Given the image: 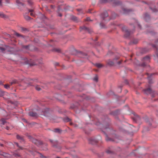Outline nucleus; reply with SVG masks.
<instances>
[{
	"instance_id": "72a5a7b5",
	"label": "nucleus",
	"mask_w": 158,
	"mask_h": 158,
	"mask_svg": "<svg viewBox=\"0 0 158 158\" xmlns=\"http://www.w3.org/2000/svg\"><path fill=\"white\" fill-rule=\"evenodd\" d=\"M100 3H105L107 2V0H100Z\"/></svg>"
},
{
	"instance_id": "1a4fd4ad",
	"label": "nucleus",
	"mask_w": 158,
	"mask_h": 158,
	"mask_svg": "<svg viewBox=\"0 0 158 158\" xmlns=\"http://www.w3.org/2000/svg\"><path fill=\"white\" fill-rule=\"evenodd\" d=\"M143 61L144 62H148L149 61V57L148 56H147L144 57L143 59Z\"/></svg>"
},
{
	"instance_id": "58836bf2",
	"label": "nucleus",
	"mask_w": 158,
	"mask_h": 158,
	"mask_svg": "<svg viewBox=\"0 0 158 158\" xmlns=\"http://www.w3.org/2000/svg\"><path fill=\"white\" fill-rule=\"evenodd\" d=\"M150 8L152 9L153 12H155L157 11L156 9L155 8L152 9V7H150Z\"/></svg>"
},
{
	"instance_id": "8fccbe9b",
	"label": "nucleus",
	"mask_w": 158,
	"mask_h": 158,
	"mask_svg": "<svg viewBox=\"0 0 158 158\" xmlns=\"http://www.w3.org/2000/svg\"><path fill=\"white\" fill-rule=\"evenodd\" d=\"M146 65V64H145V63H143L142 64V66H145V65Z\"/></svg>"
},
{
	"instance_id": "7ed1b4c3",
	"label": "nucleus",
	"mask_w": 158,
	"mask_h": 158,
	"mask_svg": "<svg viewBox=\"0 0 158 158\" xmlns=\"http://www.w3.org/2000/svg\"><path fill=\"white\" fill-rule=\"evenodd\" d=\"M50 141L51 143H53L52 146L55 148L56 149V151L58 152L60 150L61 147L59 145L57 141H55L53 142L51 140H50Z\"/></svg>"
},
{
	"instance_id": "69168bd1",
	"label": "nucleus",
	"mask_w": 158,
	"mask_h": 158,
	"mask_svg": "<svg viewBox=\"0 0 158 158\" xmlns=\"http://www.w3.org/2000/svg\"><path fill=\"white\" fill-rule=\"evenodd\" d=\"M71 107L72 108V109H73V108H74V107H72V106H71Z\"/></svg>"
},
{
	"instance_id": "680f3d73",
	"label": "nucleus",
	"mask_w": 158,
	"mask_h": 158,
	"mask_svg": "<svg viewBox=\"0 0 158 158\" xmlns=\"http://www.w3.org/2000/svg\"><path fill=\"white\" fill-rule=\"evenodd\" d=\"M137 118H139V116H138V115H137Z\"/></svg>"
},
{
	"instance_id": "338daca9",
	"label": "nucleus",
	"mask_w": 158,
	"mask_h": 158,
	"mask_svg": "<svg viewBox=\"0 0 158 158\" xmlns=\"http://www.w3.org/2000/svg\"><path fill=\"white\" fill-rule=\"evenodd\" d=\"M119 59V57H117V58H116V60H117V59Z\"/></svg>"
},
{
	"instance_id": "c03bdc74",
	"label": "nucleus",
	"mask_w": 158,
	"mask_h": 158,
	"mask_svg": "<svg viewBox=\"0 0 158 158\" xmlns=\"http://www.w3.org/2000/svg\"><path fill=\"white\" fill-rule=\"evenodd\" d=\"M85 20L86 21H92V20H90V18L89 17L87 18Z\"/></svg>"
},
{
	"instance_id": "f3484780",
	"label": "nucleus",
	"mask_w": 158,
	"mask_h": 158,
	"mask_svg": "<svg viewBox=\"0 0 158 158\" xmlns=\"http://www.w3.org/2000/svg\"><path fill=\"white\" fill-rule=\"evenodd\" d=\"M95 65L98 68H101L103 66L102 64L100 63H96L95 64Z\"/></svg>"
},
{
	"instance_id": "f03ea898",
	"label": "nucleus",
	"mask_w": 158,
	"mask_h": 158,
	"mask_svg": "<svg viewBox=\"0 0 158 158\" xmlns=\"http://www.w3.org/2000/svg\"><path fill=\"white\" fill-rule=\"evenodd\" d=\"M144 93L147 94H150L153 98L155 97L154 91L152 90L150 88H148L144 90Z\"/></svg>"
},
{
	"instance_id": "864d4df0",
	"label": "nucleus",
	"mask_w": 158,
	"mask_h": 158,
	"mask_svg": "<svg viewBox=\"0 0 158 158\" xmlns=\"http://www.w3.org/2000/svg\"><path fill=\"white\" fill-rule=\"evenodd\" d=\"M58 16H60V17H61V16H62V14L61 13H59L58 14Z\"/></svg>"
},
{
	"instance_id": "7c9ffc66",
	"label": "nucleus",
	"mask_w": 158,
	"mask_h": 158,
	"mask_svg": "<svg viewBox=\"0 0 158 158\" xmlns=\"http://www.w3.org/2000/svg\"><path fill=\"white\" fill-rule=\"evenodd\" d=\"M70 125H73L74 126V127H77V125L76 124H73L72 123V122H70Z\"/></svg>"
},
{
	"instance_id": "4468645a",
	"label": "nucleus",
	"mask_w": 158,
	"mask_h": 158,
	"mask_svg": "<svg viewBox=\"0 0 158 158\" xmlns=\"http://www.w3.org/2000/svg\"><path fill=\"white\" fill-rule=\"evenodd\" d=\"M71 120V119L69 118V117H66L64 118L63 120L64 122H70Z\"/></svg>"
},
{
	"instance_id": "473e14b6",
	"label": "nucleus",
	"mask_w": 158,
	"mask_h": 158,
	"mask_svg": "<svg viewBox=\"0 0 158 158\" xmlns=\"http://www.w3.org/2000/svg\"><path fill=\"white\" fill-rule=\"evenodd\" d=\"M123 10L124 12V13L125 14L127 13L129 10L126 9H123Z\"/></svg>"
},
{
	"instance_id": "cd10ccee",
	"label": "nucleus",
	"mask_w": 158,
	"mask_h": 158,
	"mask_svg": "<svg viewBox=\"0 0 158 158\" xmlns=\"http://www.w3.org/2000/svg\"><path fill=\"white\" fill-rule=\"evenodd\" d=\"M15 144L20 149H23V148L22 147L20 146L19 145L18 143H15Z\"/></svg>"
},
{
	"instance_id": "a878e982",
	"label": "nucleus",
	"mask_w": 158,
	"mask_h": 158,
	"mask_svg": "<svg viewBox=\"0 0 158 158\" xmlns=\"http://www.w3.org/2000/svg\"><path fill=\"white\" fill-rule=\"evenodd\" d=\"M106 139L107 141H113V140L109 138L107 136H106Z\"/></svg>"
},
{
	"instance_id": "aec40b11",
	"label": "nucleus",
	"mask_w": 158,
	"mask_h": 158,
	"mask_svg": "<svg viewBox=\"0 0 158 158\" xmlns=\"http://www.w3.org/2000/svg\"><path fill=\"white\" fill-rule=\"evenodd\" d=\"M18 83V81L15 80H14L12 82L10 83L11 85H12L13 84H16Z\"/></svg>"
},
{
	"instance_id": "bb28decb",
	"label": "nucleus",
	"mask_w": 158,
	"mask_h": 158,
	"mask_svg": "<svg viewBox=\"0 0 158 158\" xmlns=\"http://www.w3.org/2000/svg\"><path fill=\"white\" fill-rule=\"evenodd\" d=\"M35 88V89L38 91H40L41 89V88L38 85L36 86Z\"/></svg>"
},
{
	"instance_id": "c9c22d12",
	"label": "nucleus",
	"mask_w": 158,
	"mask_h": 158,
	"mask_svg": "<svg viewBox=\"0 0 158 158\" xmlns=\"http://www.w3.org/2000/svg\"><path fill=\"white\" fill-rule=\"evenodd\" d=\"M93 80L96 81V82H97L98 81V77L96 76H95L93 79Z\"/></svg>"
},
{
	"instance_id": "f8f14e48",
	"label": "nucleus",
	"mask_w": 158,
	"mask_h": 158,
	"mask_svg": "<svg viewBox=\"0 0 158 158\" xmlns=\"http://www.w3.org/2000/svg\"><path fill=\"white\" fill-rule=\"evenodd\" d=\"M29 114L30 116L32 117H36L37 116V114L33 112H30L29 113Z\"/></svg>"
},
{
	"instance_id": "9d476101",
	"label": "nucleus",
	"mask_w": 158,
	"mask_h": 158,
	"mask_svg": "<svg viewBox=\"0 0 158 158\" xmlns=\"http://www.w3.org/2000/svg\"><path fill=\"white\" fill-rule=\"evenodd\" d=\"M146 74L148 76V79L149 80V83H152L151 81V77L152 76V75H154V73L151 74L149 75L148 73H147Z\"/></svg>"
},
{
	"instance_id": "0eeeda50",
	"label": "nucleus",
	"mask_w": 158,
	"mask_h": 158,
	"mask_svg": "<svg viewBox=\"0 0 158 158\" xmlns=\"http://www.w3.org/2000/svg\"><path fill=\"white\" fill-rule=\"evenodd\" d=\"M108 15L107 12L105 11L101 15V17L103 20H104L105 18L107 17Z\"/></svg>"
},
{
	"instance_id": "6ab92c4d",
	"label": "nucleus",
	"mask_w": 158,
	"mask_h": 158,
	"mask_svg": "<svg viewBox=\"0 0 158 158\" xmlns=\"http://www.w3.org/2000/svg\"><path fill=\"white\" fill-rule=\"evenodd\" d=\"M54 131L56 133H60L61 132V131L59 128H56L54 130Z\"/></svg>"
},
{
	"instance_id": "393cba45",
	"label": "nucleus",
	"mask_w": 158,
	"mask_h": 158,
	"mask_svg": "<svg viewBox=\"0 0 158 158\" xmlns=\"http://www.w3.org/2000/svg\"><path fill=\"white\" fill-rule=\"evenodd\" d=\"M29 12L30 13V15L32 16H34L35 15L34 13L33 12V10H29Z\"/></svg>"
},
{
	"instance_id": "f704fd0d",
	"label": "nucleus",
	"mask_w": 158,
	"mask_h": 158,
	"mask_svg": "<svg viewBox=\"0 0 158 158\" xmlns=\"http://www.w3.org/2000/svg\"><path fill=\"white\" fill-rule=\"evenodd\" d=\"M4 87L6 89H8L10 88V85L8 84L4 85Z\"/></svg>"
},
{
	"instance_id": "20e7f679",
	"label": "nucleus",
	"mask_w": 158,
	"mask_h": 158,
	"mask_svg": "<svg viewBox=\"0 0 158 158\" xmlns=\"http://www.w3.org/2000/svg\"><path fill=\"white\" fill-rule=\"evenodd\" d=\"M122 29L123 31L125 32V36L126 37H128L130 34L131 31H129L128 29H127V27L125 26H123L122 27Z\"/></svg>"
},
{
	"instance_id": "4be33fe9",
	"label": "nucleus",
	"mask_w": 158,
	"mask_h": 158,
	"mask_svg": "<svg viewBox=\"0 0 158 158\" xmlns=\"http://www.w3.org/2000/svg\"><path fill=\"white\" fill-rule=\"evenodd\" d=\"M52 51H53L56 52H60V49L57 48H53L52 50Z\"/></svg>"
},
{
	"instance_id": "ea45409f",
	"label": "nucleus",
	"mask_w": 158,
	"mask_h": 158,
	"mask_svg": "<svg viewBox=\"0 0 158 158\" xmlns=\"http://www.w3.org/2000/svg\"><path fill=\"white\" fill-rule=\"evenodd\" d=\"M114 15V17L113 16H112V19H114L115 18V16L116 15L114 13H113V15Z\"/></svg>"
},
{
	"instance_id": "f257e3e1",
	"label": "nucleus",
	"mask_w": 158,
	"mask_h": 158,
	"mask_svg": "<svg viewBox=\"0 0 158 158\" xmlns=\"http://www.w3.org/2000/svg\"><path fill=\"white\" fill-rule=\"evenodd\" d=\"M29 139L31 140V141L35 144L39 145H42V147L43 148L42 149L44 150H47L48 149L47 148V144H43L42 142H40L36 139L32 138L31 136H28Z\"/></svg>"
},
{
	"instance_id": "b1692460",
	"label": "nucleus",
	"mask_w": 158,
	"mask_h": 158,
	"mask_svg": "<svg viewBox=\"0 0 158 158\" xmlns=\"http://www.w3.org/2000/svg\"><path fill=\"white\" fill-rule=\"evenodd\" d=\"M6 50V48H3L0 47V51L2 52H4Z\"/></svg>"
},
{
	"instance_id": "37998d69",
	"label": "nucleus",
	"mask_w": 158,
	"mask_h": 158,
	"mask_svg": "<svg viewBox=\"0 0 158 158\" xmlns=\"http://www.w3.org/2000/svg\"><path fill=\"white\" fill-rule=\"evenodd\" d=\"M15 32V34L17 36H20V35L19 34V33L15 32Z\"/></svg>"
},
{
	"instance_id": "c85d7f7f",
	"label": "nucleus",
	"mask_w": 158,
	"mask_h": 158,
	"mask_svg": "<svg viewBox=\"0 0 158 158\" xmlns=\"http://www.w3.org/2000/svg\"><path fill=\"white\" fill-rule=\"evenodd\" d=\"M24 18L27 20H29L31 19V18L28 15L25 16Z\"/></svg>"
},
{
	"instance_id": "5701e85b",
	"label": "nucleus",
	"mask_w": 158,
	"mask_h": 158,
	"mask_svg": "<svg viewBox=\"0 0 158 158\" xmlns=\"http://www.w3.org/2000/svg\"><path fill=\"white\" fill-rule=\"evenodd\" d=\"M1 155L5 157H7L8 156V154L5 152H2Z\"/></svg>"
},
{
	"instance_id": "4d7b16f0",
	"label": "nucleus",
	"mask_w": 158,
	"mask_h": 158,
	"mask_svg": "<svg viewBox=\"0 0 158 158\" xmlns=\"http://www.w3.org/2000/svg\"><path fill=\"white\" fill-rule=\"evenodd\" d=\"M137 25H138V26L139 27V28H140V24H138L137 23Z\"/></svg>"
},
{
	"instance_id": "a211bd4d",
	"label": "nucleus",
	"mask_w": 158,
	"mask_h": 158,
	"mask_svg": "<svg viewBox=\"0 0 158 158\" xmlns=\"http://www.w3.org/2000/svg\"><path fill=\"white\" fill-rule=\"evenodd\" d=\"M16 2L18 4V5L19 6H23L24 4L22 2H21L19 0H17L16 1Z\"/></svg>"
},
{
	"instance_id": "2eb2a0df",
	"label": "nucleus",
	"mask_w": 158,
	"mask_h": 158,
	"mask_svg": "<svg viewBox=\"0 0 158 158\" xmlns=\"http://www.w3.org/2000/svg\"><path fill=\"white\" fill-rule=\"evenodd\" d=\"M145 17L144 19H145V20L147 21H148L147 19H150V17L148 14V13H146L145 14Z\"/></svg>"
},
{
	"instance_id": "13d9d810",
	"label": "nucleus",
	"mask_w": 158,
	"mask_h": 158,
	"mask_svg": "<svg viewBox=\"0 0 158 158\" xmlns=\"http://www.w3.org/2000/svg\"><path fill=\"white\" fill-rule=\"evenodd\" d=\"M110 151H106V152L107 153H110Z\"/></svg>"
},
{
	"instance_id": "79ce46f5",
	"label": "nucleus",
	"mask_w": 158,
	"mask_h": 158,
	"mask_svg": "<svg viewBox=\"0 0 158 158\" xmlns=\"http://www.w3.org/2000/svg\"><path fill=\"white\" fill-rule=\"evenodd\" d=\"M80 53L82 55V56H81V57H84V56H86V54H84V53H82V52H80Z\"/></svg>"
},
{
	"instance_id": "412c9836",
	"label": "nucleus",
	"mask_w": 158,
	"mask_h": 158,
	"mask_svg": "<svg viewBox=\"0 0 158 158\" xmlns=\"http://www.w3.org/2000/svg\"><path fill=\"white\" fill-rule=\"evenodd\" d=\"M5 94V92L2 90L0 89V97H2Z\"/></svg>"
},
{
	"instance_id": "6e6552de",
	"label": "nucleus",
	"mask_w": 158,
	"mask_h": 158,
	"mask_svg": "<svg viewBox=\"0 0 158 158\" xmlns=\"http://www.w3.org/2000/svg\"><path fill=\"white\" fill-rule=\"evenodd\" d=\"M16 138L18 139L21 142H23L24 141V139L23 138L19 135H16Z\"/></svg>"
},
{
	"instance_id": "423d86ee",
	"label": "nucleus",
	"mask_w": 158,
	"mask_h": 158,
	"mask_svg": "<svg viewBox=\"0 0 158 158\" xmlns=\"http://www.w3.org/2000/svg\"><path fill=\"white\" fill-rule=\"evenodd\" d=\"M89 143L92 144H94L98 142V140L94 138H91L89 139Z\"/></svg>"
},
{
	"instance_id": "a18cd8bd",
	"label": "nucleus",
	"mask_w": 158,
	"mask_h": 158,
	"mask_svg": "<svg viewBox=\"0 0 158 158\" xmlns=\"http://www.w3.org/2000/svg\"><path fill=\"white\" fill-rule=\"evenodd\" d=\"M133 42L134 44H136L138 42V41L137 40H134Z\"/></svg>"
},
{
	"instance_id": "5fc2aeb1",
	"label": "nucleus",
	"mask_w": 158,
	"mask_h": 158,
	"mask_svg": "<svg viewBox=\"0 0 158 158\" xmlns=\"http://www.w3.org/2000/svg\"><path fill=\"white\" fill-rule=\"evenodd\" d=\"M156 45H158V39H157L156 41Z\"/></svg>"
},
{
	"instance_id": "49530a36",
	"label": "nucleus",
	"mask_w": 158,
	"mask_h": 158,
	"mask_svg": "<svg viewBox=\"0 0 158 158\" xmlns=\"http://www.w3.org/2000/svg\"><path fill=\"white\" fill-rule=\"evenodd\" d=\"M10 128H11V127H9L7 126V127H6V130H10V129H11Z\"/></svg>"
},
{
	"instance_id": "774afa93",
	"label": "nucleus",
	"mask_w": 158,
	"mask_h": 158,
	"mask_svg": "<svg viewBox=\"0 0 158 158\" xmlns=\"http://www.w3.org/2000/svg\"><path fill=\"white\" fill-rule=\"evenodd\" d=\"M51 7H52V8H53V6H52V5H51Z\"/></svg>"
},
{
	"instance_id": "c756f323",
	"label": "nucleus",
	"mask_w": 158,
	"mask_h": 158,
	"mask_svg": "<svg viewBox=\"0 0 158 158\" xmlns=\"http://www.w3.org/2000/svg\"><path fill=\"white\" fill-rule=\"evenodd\" d=\"M5 15L3 14L2 12H0V17H4Z\"/></svg>"
},
{
	"instance_id": "bf43d9fd",
	"label": "nucleus",
	"mask_w": 158,
	"mask_h": 158,
	"mask_svg": "<svg viewBox=\"0 0 158 158\" xmlns=\"http://www.w3.org/2000/svg\"><path fill=\"white\" fill-rule=\"evenodd\" d=\"M77 10L79 11H80L81 10V9H78Z\"/></svg>"
},
{
	"instance_id": "dca6fc26",
	"label": "nucleus",
	"mask_w": 158,
	"mask_h": 158,
	"mask_svg": "<svg viewBox=\"0 0 158 158\" xmlns=\"http://www.w3.org/2000/svg\"><path fill=\"white\" fill-rule=\"evenodd\" d=\"M107 64H108L110 66H112L114 64V63L112 61H111L110 60H109L107 61Z\"/></svg>"
},
{
	"instance_id": "4c0bfd02",
	"label": "nucleus",
	"mask_w": 158,
	"mask_h": 158,
	"mask_svg": "<svg viewBox=\"0 0 158 158\" xmlns=\"http://www.w3.org/2000/svg\"><path fill=\"white\" fill-rule=\"evenodd\" d=\"M27 2L30 5H32L33 4V2L31 0H28Z\"/></svg>"
},
{
	"instance_id": "09e8293b",
	"label": "nucleus",
	"mask_w": 158,
	"mask_h": 158,
	"mask_svg": "<svg viewBox=\"0 0 158 158\" xmlns=\"http://www.w3.org/2000/svg\"><path fill=\"white\" fill-rule=\"evenodd\" d=\"M100 25L101 27L102 28H104L105 27L104 26H102V23H100Z\"/></svg>"
},
{
	"instance_id": "a19ab883",
	"label": "nucleus",
	"mask_w": 158,
	"mask_h": 158,
	"mask_svg": "<svg viewBox=\"0 0 158 158\" xmlns=\"http://www.w3.org/2000/svg\"><path fill=\"white\" fill-rule=\"evenodd\" d=\"M72 19L75 21H76L77 20V17L74 16H73Z\"/></svg>"
},
{
	"instance_id": "052dcab7",
	"label": "nucleus",
	"mask_w": 158,
	"mask_h": 158,
	"mask_svg": "<svg viewBox=\"0 0 158 158\" xmlns=\"http://www.w3.org/2000/svg\"><path fill=\"white\" fill-rule=\"evenodd\" d=\"M153 47H154V48H156V45H153Z\"/></svg>"
},
{
	"instance_id": "e2e57ef3",
	"label": "nucleus",
	"mask_w": 158,
	"mask_h": 158,
	"mask_svg": "<svg viewBox=\"0 0 158 158\" xmlns=\"http://www.w3.org/2000/svg\"><path fill=\"white\" fill-rule=\"evenodd\" d=\"M0 145L1 146H3V144H0Z\"/></svg>"
},
{
	"instance_id": "9b49d317",
	"label": "nucleus",
	"mask_w": 158,
	"mask_h": 158,
	"mask_svg": "<svg viewBox=\"0 0 158 158\" xmlns=\"http://www.w3.org/2000/svg\"><path fill=\"white\" fill-rule=\"evenodd\" d=\"M6 122L5 119L4 118H2L0 120V125L2 126V125H4Z\"/></svg>"
},
{
	"instance_id": "0e129e2a",
	"label": "nucleus",
	"mask_w": 158,
	"mask_h": 158,
	"mask_svg": "<svg viewBox=\"0 0 158 158\" xmlns=\"http://www.w3.org/2000/svg\"><path fill=\"white\" fill-rule=\"evenodd\" d=\"M156 55L158 57V53H157V52L156 53Z\"/></svg>"
},
{
	"instance_id": "603ef678",
	"label": "nucleus",
	"mask_w": 158,
	"mask_h": 158,
	"mask_svg": "<svg viewBox=\"0 0 158 158\" xmlns=\"http://www.w3.org/2000/svg\"><path fill=\"white\" fill-rule=\"evenodd\" d=\"M3 83L2 82L0 81V85H3Z\"/></svg>"
},
{
	"instance_id": "3c124183",
	"label": "nucleus",
	"mask_w": 158,
	"mask_h": 158,
	"mask_svg": "<svg viewBox=\"0 0 158 158\" xmlns=\"http://www.w3.org/2000/svg\"><path fill=\"white\" fill-rule=\"evenodd\" d=\"M2 0H0V6H2Z\"/></svg>"
},
{
	"instance_id": "e433bc0d",
	"label": "nucleus",
	"mask_w": 158,
	"mask_h": 158,
	"mask_svg": "<svg viewBox=\"0 0 158 158\" xmlns=\"http://www.w3.org/2000/svg\"><path fill=\"white\" fill-rule=\"evenodd\" d=\"M30 46L29 45H27V46H23V48L27 49H29V47Z\"/></svg>"
},
{
	"instance_id": "2f4dec72",
	"label": "nucleus",
	"mask_w": 158,
	"mask_h": 158,
	"mask_svg": "<svg viewBox=\"0 0 158 158\" xmlns=\"http://www.w3.org/2000/svg\"><path fill=\"white\" fill-rule=\"evenodd\" d=\"M39 154L40 155V157H41V158H47L46 156H44L41 153H39Z\"/></svg>"
},
{
	"instance_id": "de8ad7c7",
	"label": "nucleus",
	"mask_w": 158,
	"mask_h": 158,
	"mask_svg": "<svg viewBox=\"0 0 158 158\" xmlns=\"http://www.w3.org/2000/svg\"><path fill=\"white\" fill-rule=\"evenodd\" d=\"M22 30L23 31H25L26 30V29L23 28H21Z\"/></svg>"
},
{
	"instance_id": "6e6d98bb",
	"label": "nucleus",
	"mask_w": 158,
	"mask_h": 158,
	"mask_svg": "<svg viewBox=\"0 0 158 158\" xmlns=\"http://www.w3.org/2000/svg\"><path fill=\"white\" fill-rule=\"evenodd\" d=\"M121 63V61H119L118 62V64H119Z\"/></svg>"
},
{
	"instance_id": "39448f33",
	"label": "nucleus",
	"mask_w": 158,
	"mask_h": 158,
	"mask_svg": "<svg viewBox=\"0 0 158 158\" xmlns=\"http://www.w3.org/2000/svg\"><path fill=\"white\" fill-rule=\"evenodd\" d=\"M82 30H84L85 31H87L89 33H91L92 32V30L89 28H87L85 26L82 27H80V31H81Z\"/></svg>"
},
{
	"instance_id": "ddd939ff",
	"label": "nucleus",
	"mask_w": 158,
	"mask_h": 158,
	"mask_svg": "<svg viewBox=\"0 0 158 158\" xmlns=\"http://www.w3.org/2000/svg\"><path fill=\"white\" fill-rule=\"evenodd\" d=\"M27 82H26V83H25L24 84V86L26 87L27 86L29 85H31L30 84L31 83V82L29 81H31L32 80H30L29 79H28V80H27Z\"/></svg>"
}]
</instances>
